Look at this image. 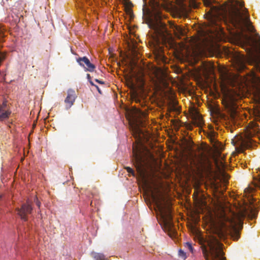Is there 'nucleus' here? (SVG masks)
I'll return each instance as SVG.
<instances>
[{
	"label": "nucleus",
	"instance_id": "1",
	"mask_svg": "<svg viewBox=\"0 0 260 260\" xmlns=\"http://www.w3.org/2000/svg\"><path fill=\"white\" fill-rule=\"evenodd\" d=\"M133 153L134 165L138 176L143 180L146 189L150 193L151 198L158 210L162 221L164 230L168 232L169 235L171 237L176 236L177 232L172 222L170 208L164 204L165 197L160 189L156 187L153 190L151 186L148 184L145 179V171L143 159L140 154V150L134 145L133 147Z\"/></svg>",
	"mask_w": 260,
	"mask_h": 260
},
{
	"label": "nucleus",
	"instance_id": "2",
	"mask_svg": "<svg viewBox=\"0 0 260 260\" xmlns=\"http://www.w3.org/2000/svg\"><path fill=\"white\" fill-rule=\"evenodd\" d=\"M236 43L246 51L250 64L252 82L256 87V95L260 102V36L259 34H231Z\"/></svg>",
	"mask_w": 260,
	"mask_h": 260
},
{
	"label": "nucleus",
	"instance_id": "3",
	"mask_svg": "<svg viewBox=\"0 0 260 260\" xmlns=\"http://www.w3.org/2000/svg\"><path fill=\"white\" fill-rule=\"evenodd\" d=\"M231 5L228 12L223 17L224 25L229 23L237 29L236 32H255L250 20L248 10L244 7V3L237 0H230ZM229 32H232L229 31Z\"/></svg>",
	"mask_w": 260,
	"mask_h": 260
},
{
	"label": "nucleus",
	"instance_id": "4",
	"mask_svg": "<svg viewBox=\"0 0 260 260\" xmlns=\"http://www.w3.org/2000/svg\"><path fill=\"white\" fill-rule=\"evenodd\" d=\"M246 216L251 219L256 217L257 211L254 207L249 205L247 208H245L239 214L233 213L232 217L224 215L217 228L216 232L218 238L223 239L230 235L234 240H238L240 237L238 226L242 222L241 218Z\"/></svg>",
	"mask_w": 260,
	"mask_h": 260
},
{
	"label": "nucleus",
	"instance_id": "5",
	"mask_svg": "<svg viewBox=\"0 0 260 260\" xmlns=\"http://www.w3.org/2000/svg\"><path fill=\"white\" fill-rule=\"evenodd\" d=\"M153 14L149 16L146 20L148 26L154 30V32H169L165 23L161 21L163 15L160 10L173 11L176 9L175 5L170 0H153Z\"/></svg>",
	"mask_w": 260,
	"mask_h": 260
},
{
	"label": "nucleus",
	"instance_id": "6",
	"mask_svg": "<svg viewBox=\"0 0 260 260\" xmlns=\"http://www.w3.org/2000/svg\"><path fill=\"white\" fill-rule=\"evenodd\" d=\"M254 120L251 121L248 125V129L244 137L238 138V142H235L232 140V143L234 145H237L241 147L242 149L251 148L256 145V143L252 139L254 137L258 136L260 132L259 126L256 121H260V110L255 109L253 111Z\"/></svg>",
	"mask_w": 260,
	"mask_h": 260
},
{
	"label": "nucleus",
	"instance_id": "7",
	"mask_svg": "<svg viewBox=\"0 0 260 260\" xmlns=\"http://www.w3.org/2000/svg\"><path fill=\"white\" fill-rule=\"evenodd\" d=\"M222 244L218 239L214 237H211L205 243L201 245L203 255L206 260H225L222 249Z\"/></svg>",
	"mask_w": 260,
	"mask_h": 260
},
{
	"label": "nucleus",
	"instance_id": "8",
	"mask_svg": "<svg viewBox=\"0 0 260 260\" xmlns=\"http://www.w3.org/2000/svg\"><path fill=\"white\" fill-rule=\"evenodd\" d=\"M204 5L210 8L208 13L209 18L207 22L205 23V29L197 31L196 32H224L221 26V20L218 17V9L212 6V0H203Z\"/></svg>",
	"mask_w": 260,
	"mask_h": 260
},
{
	"label": "nucleus",
	"instance_id": "9",
	"mask_svg": "<svg viewBox=\"0 0 260 260\" xmlns=\"http://www.w3.org/2000/svg\"><path fill=\"white\" fill-rule=\"evenodd\" d=\"M131 129L133 136L138 144L142 146L143 140L145 139V134L140 128L139 125L142 123L141 118L145 116V112L139 108H134L130 113Z\"/></svg>",
	"mask_w": 260,
	"mask_h": 260
},
{
	"label": "nucleus",
	"instance_id": "10",
	"mask_svg": "<svg viewBox=\"0 0 260 260\" xmlns=\"http://www.w3.org/2000/svg\"><path fill=\"white\" fill-rule=\"evenodd\" d=\"M211 34H195L194 35L187 37L189 45L194 49L206 48L211 46L214 42V37Z\"/></svg>",
	"mask_w": 260,
	"mask_h": 260
},
{
	"label": "nucleus",
	"instance_id": "11",
	"mask_svg": "<svg viewBox=\"0 0 260 260\" xmlns=\"http://www.w3.org/2000/svg\"><path fill=\"white\" fill-rule=\"evenodd\" d=\"M32 210V208L28 202L26 203L23 204L20 208H17L16 209L17 215L24 221L27 220V214H30Z\"/></svg>",
	"mask_w": 260,
	"mask_h": 260
},
{
	"label": "nucleus",
	"instance_id": "12",
	"mask_svg": "<svg viewBox=\"0 0 260 260\" xmlns=\"http://www.w3.org/2000/svg\"><path fill=\"white\" fill-rule=\"evenodd\" d=\"M237 99L232 95L228 96L225 102V107L230 112L231 116L234 117L237 114L238 106L236 104Z\"/></svg>",
	"mask_w": 260,
	"mask_h": 260
},
{
	"label": "nucleus",
	"instance_id": "13",
	"mask_svg": "<svg viewBox=\"0 0 260 260\" xmlns=\"http://www.w3.org/2000/svg\"><path fill=\"white\" fill-rule=\"evenodd\" d=\"M11 114V111L8 104V101L4 100L3 103L0 104V121L8 118Z\"/></svg>",
	"mask_w": 260,
	"mask_h": 260
},
{
	"label": "nucleus",
	"instance_id": "14",
	"mask_svg": "<svg viewBox=\"0 0 260 260\" xmlns=\"http://www.w3.org/2000/svg\"><path fill=\"white\" fill-rule=\"evenodd\" d=\"M77 61L81 66L83 67L86 71L92 72L95 68V66L91 63L89 59L86 56L79 57L77 59Z\"/></svg>",
	"mask_w": 260,
	"mask_h": 260
},
{
	"label": "nucleus",
	"instance_id": "15",
	"mask_svg": "<svg viewBox=\"0 0 260 260\" xmlns=\"http://www.w3.org/2000/svg\"><path fill=\"white\" fill-rule=\"evenodd\" d=\"M76 98L77 95L75 91L72 89H69L67 91V96L64 100L67 109H70L74 105Z\"/></svg>",
	"mask_w": 260,
	"mask_h": 260
},
{
	"label": "nucleus",
	"instance_id": "16",
	"mask_svg": "<svg viewBox=\"0 0 260 260\" xmlns=\"http://www.w3.org/2000/svg\"><path fill=\"white\" fill-rule=\"evenodd\" d=\"M125 36H124V38L126 39L127 43L128 44V46H133V47H135L137 42L135 40L134 38H131V35H133L135 37H136V34L133 33V34H124Z\"/></svg>",
	"mask_w": 260,
	"mask_h": 260
},
{
	"label": "nucleus",
	"instance_id": "17",
	"mask_svg": "<svg viewBox=\"0 0 260 260\" xmlns=\"http://www.w3.org/2000/svg\"><path fill=\"white\" fill-rule=\"evenodd\" d=\"M193 120L194 121V124L198 126H202L204 124L202 117L199 113H196L193 115Z\"/></svg>",
	"mask_w": 260,
	"mask_h": 260
},
{
	"label": "nucleus",
	"instance_id": "18",
	"mask_svg": "<svg viewBox=\"0 0 260 260\" xmlns=\"http://www.w3.org/2000/svg\"><path fill=\"white\" fill-rule=\"evenodd\" d=\"M170 27L173 29V31H174V32L181 33V32H184L185 31L182 27H181L179 25H177L174 23H170Z\"/></svg>",
	"mask_w": 260,
	"mask_h": 260
},
{
	"label": "nucleus",
	"instance_id": "19",
	"mask_svg": "<svg viewBox=\"0 0 260 260\" xmlns=\"http://www.w3.org/2000/svg\"><path fill=\"white\" fill-rule=\"evenodd\" d=\"M176 4L180 7V9H185L187 4L186 3L188 0H174Z\"/></svg>",
	"mask_w": 260,
	"mask_h": 260
},
{
	"label": "nucleus",
	"instance_id": "20",
	"mask_svg": "<svg viewBox=\"0 0 260 260\" xmlns=\"http://www.w3.org/2000/svg\"><path fill=\"white\" fill-rule=\"evenodd\" d=\"M124 9L126 14L129 16V19H133L134 17V15L131 8L128 5H127L125 6Z\"/></svg>",
	"mask_w": 260,
	"mask_h": 260
},
{
	"label": "nucleus",
	"instance_id": "21",
	"mask_svg": "<svg viewBox=\"0 0 260 260\" xmlns=\"http://www.w3.org/2000/svg\"><path fill=\"white\" fill-rule=\"evenodd\" d=\"M92 255L95 260H106L105 256L103 253H92Z\"/></svg>",
	"mask_w": 260,
	"mask_h": 260
},
{
	"label": "nucleus",
	"instance_id": "22",
	"mask_svg": "<svg viewBox=\"0 0 260 260\" xmlns=\"http://www.w3.org/2000/svg\"><path fill=\"white\" fill-rule=\"evenodd\" d=\"M236 60L237 63L240 66V69H244L245 65L243 63V58L242 57L237 56L236 57Z\"/></svg>",
	"mask_w": 260,
	"mask_h": 260
},
{
	"label": "nucleus",
	"instance_id": "23",
	"mask_svg": "<svg viewBox=\"0 0 260 260\" xmlns=\"http://www.w3.org/2000/svg\"><path fill=\"white\" fill-rule=\"evenodd\" d=\"M132 99L133 101L138 103L141 102V99H140L137 93H134L132 95Z\"/></svg>",
	"mask_w": 260,
	"mask_h": 260
},
{
	"label": "nucleus",
	"instance_id": "24",
	"mask_svg": "<svg viewBox=\"0 0 260 260\" xmlns=\"http://www.w3.org/2000/svg\"><path fill=\"white\" fill-rule=\"evenodd\" d=\"M184 246L188 249L191 253L193 252V248L192 246V245L189 242H186L184 244Z\"/></svg>",
	"mask_w": 260,
	"mask_h": 260
},
{
	"label": "nucleus",
	"instance_id": "25",
	"mask_svg": "<svg viewBox=\"0 0 260 260\" xmlns=\"http://www.w3.org/2000/svg\"><path fill=\"white\" fill-rule=\"evenodd\" d=\"M254 190V187L248 186V187L246 188L244 190V192L246 193H250L252 192H253Z\"/></svg>",
	"mask_w": 260,
	"mask_h": 260
},
{
	"label": "nucleus",
	"instance_id": "26",
	"mask_svg": "<svg viewBox=\"0 0 260 260\" xmlns=\"http://www.w3.org/2000/svg\"><path fill=\"white\" fill-rule=\"evenodd\" d=\"M125 169H126L127 172L131 174L133 176L135 175L134 171L131 168L129 167H125Z\"/></svg>",
	"mask_w": 260,
	"mask_h": 260
},
{
	"label": "nucleus",
	"instance_id": "27",
	"mask_svg": "<svg viewBox=\"0 0 260 260\" xmlns=\"http://www.w3.org/2000/svg\"><path fill=\"white\" fill-rule=\"evenodd\" d=\"M179 254L181 256H185V253L181 249L179 250Z\"/></svg>",
	"mask_w": 260,
	"mask_h": 260
},
{
	"label": "nucleus",
	"instance_id": "28",
	"mask_svg": "<svg viewBox=\"0 0 260 260\" xmlns=\"http://www.w3.org/2000/svg\"><path fill=\"white\" fill-rule=\"evenodd\" d=\"M254 187L260 188V178L258 179L257 182L255 183Z\"/></svg>",
	"mask_w": 260,
	"mask_h": 260
},
{
	"label": "nucleus",
	"instance_id": "29",
	"mask_svg": "<svg viewBox=\"0 0 260 260\" xmlns=\"http://www.w3.org/2000/svg\"><path fill=\"white\" fill-rule=\"evenodd\" d=\"M35 202H36V204L37 206L38 207H40V205H41V203H40V202H39V201H38V199H37V198H36V199H35Z\"/></svg>",
	"mask_w": 260,
	"mask_h": 260
},
{
	"label": "nucleus",
	"instance_id": "30",
	"mask_svg": "<svg viewBox=\"0 0 260 260\" xmlns=\"http://www.w3.org/2000/svg\"><path fill=\"white\" fill-rule=\"evenodd\" d=\"M95 81L96 82H97V83H99L101 84H105L104 81L100 80L97 79H95Z\"/></svg>",
	"mask_w": 260,
	"mask_h": 260
},
{
	"label": "nucleus",
	"instance_id": "31",
	"mask_svg": "<svg viewBox=\"0 0 260 260\" xmlns=\"http://www.w3.org/2000/svg\"><path fill=\"white\" fill-rule=\"evenodd\" d=\"M95 87L97 89V90H98V92H99L100 94H102V91H101V89H100V88L99 87V86H97V85H96Z\"/></svg>",
	"mask_w": 260,
	"mask_h": 260
},
{
	"label": "nucleus",
	"instance_id": "32",
	"mask_svg": "<svg viewBox=\"0 0 260 260\" xmlns=\"http://www.w3.org/2000/svg\"><path fill=\"white\" fill-rule=\"evenodd\" d=\"M89 82L90 84H91V85H92V86L95 87V86L96 85L94 84L91 80H89Z\"/></svg>",
	"mask_w": 260,
	"mask_h": 260
},
{
	"label": "nucleus",
	"instance_id": "33",
	"mask_svg": "<svg viewBox=\"0 0 260 260\" xmlns=\"http://www.w3.org/2000/svg\"><path fill=\"white\" fill-rule=\"evenodd\" d=\"M87 78L89 81V80H91V77L89 74H87Z\"/></svg>",
	"mask_w": 260,
	"mask_h": 260
},
{
	"label": "nucleus",
	"instance_id": "34",
	"mask_svg": "<svg viewBox=\"0 0 260 260\" xmlns=\"http://www.w3.org/2000/svg\"><path fill=\"white\" fill-rule=\"evenodd\" d=\"M3 27V25L1 24H0V32H3V30H1L2 28Z\"/></svg>",
	"mask_w": 260,
	"mask_h": 260
},
{
	"label": "nucleus",
	"instance_id": "35",
	"mask_svg": "<svg viewBox=\"0 0 260 260\" xmlns=\"http://www.w3.org/2000/svg\"><path fill=\"white\" fill-rule=\"evenodd\" d=\"M176 36H178V35H180V34H174ZM186 34H183V33H182V34H180V35H181L182 36H184V35H185Z\"/></svg>",
	"mask_w": 260,
	"mask_h": 260
},
{
	"label": "nucleus",
	"instance_id": "36",
	"mask_svg": "<svg viewBox=\"0 0 260 260\" xmlns=\"http://www.w3.org/2000/svg\"><path fill=\"white\" fill-rule=\"evenodd\" d=\"M160 35H161V36L162 37H165V34L164 33H162V34H159Z\"/></svg>",
	"mask_w": 260,
	"mask_h": 260
},
{
	"label": "nucleus",
	"instance_id": "37",
	"mask_svg": "<svg viewBox=\"0 0 260 260\" xmlns=\"http://www.w3.org/2000/svg\"><path fill=\"white\" fill-rule=\"evenodd\" d=\"M214 186L215 188H216V189H217V185H216V184H214Z\"/></svg>",
	"mask_w": 260,
	"mask_h": 260
},
{
	"label": "nucleus",
	"instance_id": "38",
	"mask_svg": "<svg viewBox=\"0 0 260 260\" xmlns=\"http://www.w3.org/2000/svg\"><path fill=\"white\" fill-rule=\"evenodd\" d=\"M208 167H210V163H209V161H208Z\"/></svg>",
	"mask_w": 260,
	"mask_h": 260
},
{
	"label": "nucleus",
	"instance_id": "39",
	"mask_svg": "<svg viewBox=\"0 0 260 260\" xmlns=\"http://www.w3.org/2000/svg\"><path fill=\"white\" fill-rule=\"evenodd\" d=\"M106 260H107V259L106 258Z\"/></svg>",
	"mask_w": 260,
	"mask_h": 260
}]
</instances>
